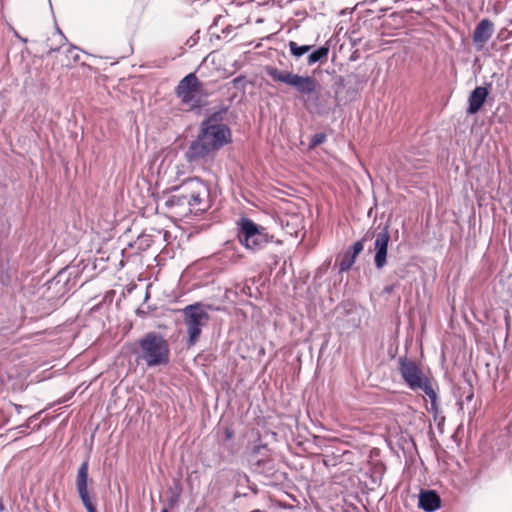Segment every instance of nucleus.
I'll use <instances>...</instances> for the list:
<instances>
[{
  "instance_id": "1",
  "label": "nucleus",
  "mask_w": 512,
  "mask_h": 512,
  "mask_svg": "<svg viewBox=\"0 0 512 512\" xmlns=\"http://www.w3.org/2000/svg\"><path fill=\"white\" fill-rule=\"evenodd\" d=\"M221 113H213L201 123L197 138L191 142L185 152V159L191 167L202 162L230 142V129L222 123Z\"/></svg>"
},
{
  "instance_id": "2",
  "label": "nucleus",
  "mask_w": 512,
  "mask_h": 512,
  "mask_svg": "<svg viewBox=\"0 0 512 512\" xmlns=\"http://www.w3.org/2000/svg\"><path fill=\"white\" fill-rule=\"evenodd\" d=\"M208 197L207 185L198 177H194L171 188V194L165 205L174 213L185 216L193 211H204L207 207Z\"/></svg>"
},
{
  "instance_id": "3",
  "label": "nucleus",
  "mask_w": 512,
  "mask_h": 512,
  "mask_svg": "<svg viewBox=\"0 0 512 512\" xmlns=\"http://www.w3.org/2000/svg\"><path fill=\"white\" fill-rule=\"evenodd\" d=\"M265 71L273 81L286 84L294 88L304 101L309 111H319L320 85L312 76L294 74L288 70H280L274 66H266Z\"/></svg>"
},
{
  "instance_id": "4",
  "label": "nucleus",
  "mask_w": 512,
  "mask_h": 512,
  "mask_svg": "<svg viewBox=\"0 0 512 512\" xmlns=\"http://www.w3.org/2000/svg\"><path fill=\"white\" fill-rule=\"evenodd\" d=\"M135 353L138 362L151 368L166 365L169 362L170 349L162 335L149 332L139 340V349Z\"/></svg>"
},
{
  "instance_id": "5",
  "label": "nucleus",
  "mask_w": 512,
  "mask_h": 512,
  "mask_svg": "<svg viewBox=\"0 0 512 512\" xmlns=\"http://www.w3.org/2000/svg\"><path fill=\"white\" fill-rule=\"evenodd\" d=\"M399 371L404 382L412 391H422L430 399L431 409L437 410V394L431 380L424 374L422 369L412 360L399 359Z\"/></svg>"
},
{
  "instance_id": "6",
  "label": "nucleus",
  "mask_w": 512,
  "mask_h": 512,
  "mask_svg": "<svg viewBox=\"0 0 512 512\" xmlns=\"http://www.w3.org/2000/svg\"><path fill=\"white\" fill-rule=\"evenodd\" d=\"M182 314L188 334L187 345L191 347L198 341L202 328L207 325L210 316L202 303L187 305L182 309Z\"/></svg>"
},
{
  "instance_id": "7",
  "label": "nucleus",
  "mask_w": 512,
  "mask_h": 512,
  "mask_svg": "<svg viewBox=\"0 0 512 512\" xmlns=\"http://www.w3.org/2000/svg\"><path fill=\"white\" fill-rule=\"evenodd\" d=\"M238 240L248 250L259 251L268 243V235L262 226L243 217L238 221Z\"/></svg>"
},
{
  "instance_id": "8",
  "label": "nucleus",
  "mask_w": 512,
  "mask_h": 512,
  "mask_svg": "<svg viewBox=\"0 0 512 512\" xmlns=\"http://www.w3.org/2000/svg\"><path fill=\"white\" fill-rule=\"evenodd\" d=\"M176 95L187 110L199 108L203 101V84L194 73L186 75L176 87Z\"/></svg>"
},
{
  "instance_id": "9",
  "label": "nucleus",
  "mask_w": 512,
  "mask_h": 512,
  "mask_svg": "<svg viewBox=\"0 0 512 512\" xmlns=\"http://www.w3.org/2000/svg\"><path fill=\"white\" fill-rule=\"evenodd\" d=\"M89 466L88 462L84 461L77 471L76 476V489L78 495L82 501L83 506L86 508L87 512H97L94 502L92 501V497L88 491V478H89Z\"/></svg>"
},
{
  "instance_id": "10",
  "label": "nucleus",
  "mask_w": 512,
  "mask_h": 512,
  "mask_svg": "<svg viewBox=\"0 0 512 512\" xmlns=\"http://www.w3.org/2000/svg\"><path fill=\"white\" fill-rule=\"evenodd\" d=\"M390 238L391 236L387 225L374 235V264L377 269H382L387 264V252Z\"/></svg>"
},
{
  "instance_id": "11",
  "label": "nucleus",
  "mask_w": 512,
  "mask_h": 512,
  "mask_svg": "<svg viewBox=\"0 0 512 512\" xmlns=\"http://www.w3.org/2000/svg\"><path fill=\"white\" fill-rule=\"evenodd\" d=\"M418 506L425 512H434L441 506V499L434 490H421Z\"/></svg>"
},
{
  "instance_id": "12",
  "label": "nucleus",
  "mask_w": 512,
  "mask_h": 512,
  "mask_svg": "<svg viewBox=\"0 0 512 512\" xmlns=\"http://www.w3.org/2000/svg\"><path fill=\"white\" fill-rule=\"evenodd\" d=\"M369 235L366 234L362 240L357 241L353 244L351 249L347 250L340 261V270L341 271H348L353 264L355 263V260L357 256L363 251L364 244L363 242L368 239Z\"/></svg>"
},
{
  "instance_id": "13",
  "label": "nucleus",
  "mask_w": 512,
  "mask_h": 512,
  "mask_svg": "<svg viewBox=\"0 0 512 512\" xmlns=\"http://www.w3.org/2000/svg\"><path fill=\"white\" fill-rule=\"evenodd\" d=\"M488 94L487 88L482 86L476 87L469 96L467 113L470 115L476 114L485 103Z\"/></svg>"
},
{
  "instance_id": "14",
  "label": "nucleus",
  "mask_w": 512,
  "mask_h": 512,
  "mask_svg": "<svg viewBox=\"0 0 512 512\" xmlns=\"http://www.w3.org/2000/svg\"><path fill=\"white\" fill-rule=\"evenodd\" d=\"M493 34V24L488 19H482L475 27L473 41L476 44L486 43Z\"/></svg>"
},
{
  "instance_id": "15",
  "label": "nucleus",
  "mask_w": 512,
  "mask_h": 512,
  "mask_svg": "<svg viewBox=\"0 0 512 512\" xmlns=\"http://www.w3.org/2000/svg\"><path fill=\"white\" fill-rule=\"evenodd\" d=\"M329 53V47L327 46H321L317 48L316 50L312 51L307 58V62L309 65H313L318 62H324L327 60Z\"/></svg>"
},
{
  "instance_id": "16",
  "label": "nucleus",
  "mask_w": 512,
  "mask_h": 512,
  "mask_svg": "<svg viewBox=\"0 0 512 512\" xmlns=\"http://www.w3.org/2000/svg\"><path fill=\"white\" fill-rule=\"evenodd\" d=\"M288 46H289L291 54L295 58H300L304 54L308 53L312 48V46H310V45H299L294 41H290Z\"/></svg>"
},
{
  "instance_id": "17",
  "label": "nucleus",
  "mask_w": 512,
  "mask_h": 512,
  "mask_svg": "<svg viewBox=\"0 0 512 512\" xmlns=\"http://www.w3.org/2000/svg\"><path fill=\"white\" fill-rule=\"evenodd\" d=\"M66 58H67V62L64 63V65H66V66H70L73 63H77L80 59V56L78 53V48L76 46H72V45L69 46L66 49Z\"/></svg>"
},
{
  "instance_id": "18",
  "label": "nucleus",
  "mask_w": 512,
  "mask_h": 512,
  "mask_svg": "<svg viewBox=\"0 0 512 512\" xmlns=\"http://www.w3.org/2000/svg\"><path fill=\"white\" fill-rule=\"evenodd\" d=\"M326 134L325 133H316L312 136L311 141L309 143V149H314L318 145L324 143L326 141Z\"/></svg>"
},
{
  "instance_id": "19",
  "label": "nucleus",
  "mask_w": 512,
  "mask_h": 512,
  "mask_svg": "<svg viewBox=\"0 0 512 512\" xmlns=\"http://www.w3.org/2000/svg\"><path fill=\"white\" fill-rule=\"evenodd\" d=\"M57 33L59 35V37L62 39V40H66V37L63 35V33L61 32V30L58 28L57 29Z\"/></svg>"
},
{
  "instance_id": "20",
  "label": "nucleus",
  "mask_w": 512,
  "mask_h": 512,
  "mask_svg": "<svg viewBox=\"0 0 512 512\" xmlns=\"http://www.w3.org/2000/svg\"><path fill=\"white\" fill-rule=\"evenodd\" d=\"M472 398H473V393H470V394L466 397V399H467V400H471Z\"/></svg>"
},
{
  "instance_id": "21",
  "label": "nucleus",
  "mask_w": 512,
  "mask_h": 512,
  "mask_svg": "<svg viewBox=\"0 0 512 512\" xmlns=\"http://www.w3.org/2000/svg\"><path fill=\"white\" fill-rule=\"evenodd\" d=\"M4 510V505L2 504V502L0 501V512H2Z\"/></svg>"
},
{
  "instance_id": "22",
  "label": "nucleus",
  "mask_w": 512,
  "mask_h": 512,
  "mask_svg": "<svg viewBox=\"0 0 512 512\" xmlns=\"http://www.w3.org/2000/svg\"><path fill=\"white\" fill-rule=\"evenodd\" d=\"M57 50H58L57 48H55V49H50V50H49V52H48V54H51L52 52L57 51Z\"/></svg>"
},
{
  "instance_id": "23",
  "label": "nucleus",
  "mask_w": 512,
  "mask_h": 512,
  "mask_svg": "<svg viewBox=\"0 0 512 512\" xmlns=\"http://www.w3.org/2000/svg\"><path fill=\"white\" fill-rule=\"evenodd\" d=\"M174 502H175V500L172 498V499L170 500V505H171V506H173Z\"/></svg>"
},
{
  "instance_id": "24",
  "label": "nucleus",
  "mask_w": 512,
  "mask_h": 512,
  "mask_svg": "<svg viewBox=\"0 0 512 512\" xmlns=\"http://www.w3.org/2000/svg\"><path fill=\"white\" fill-rule=\"evenodd\" d=\"M21 408V406L19 405H16V409L19 411V409Z\"/></svg>"
},
{
  "instance_id": "25",
  "label": "nucleus",
  "mask_w": 512,
  "mask_h": 512,
  "mask_svg": "<svg viewBox=\"0 0 512 512\" xmlns=\"http://www.w3.org/2000/svg\"><path fill=\"white\" fill-rule=\"evenodd\" d=\"M161 512H168V510L166 508H164Z\"/></svg>"
}]
</instances>
